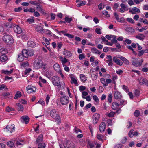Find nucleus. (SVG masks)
Wrapping results in <instances>:
<instances>
[{
	"instance_id": "nucleus-1",
	"label": "nucleus",
	"mask_w": 148,
	"mask_h": 148,
	"mask_svg": "<svg viewBox=\"0 0 148 148\" xmlns=\"http://www.w3.org/2000/svg\"><path fill=\"white\" fill-rule=\"evenodd\" d=\"M43 62L40 59H37L35 61L33 64L34 67L36 69H39L42 68Z\"/></svg>"
},
{
	"instance_id": "nucleus-2",
	"label": "nucleus",
	"mask_w": 148,
	"mask_h": 148,
	"mask_svg": "<svg viewBox=\"0 0 148 148\" xmlns=\"http://www.w3.org/2000/svg\"><path fill=\"white\" fill-rule=\"evenodd\" d=\"M132 64L135 66L138 67L141 66L143 62V60L142 59L140 61L137 58H132Z\"/></svg>"
},
{
	"instance_id": "nucleus-3",
	"label": "nucleus",
	"mask_w": 148,
	"mask_h": 148,
	"mask_svg": "<svg viewBox=\"0 0 148 148\" xmlns=\"http://www.w3.org/2000/svg\"><path fill=\"white\" fill-rule=\"evenodd\" d=\"M50 115L52 117L57 120H58L60 119V116L57 112V110L56 109H53L51 110Z\"/></svg>"
},
{
	"instance_id": "nucleus-4",
	"label": "nucleus",
	"mask_w": 148,
	"mask_h": 148,
	"mask_svg": "<svg viewBox=\"0 0 148 148\" xmlns=\"http://www.w3.org/2000/svg\"><path fill=\"white\" fill-rule=\"evenodd\" d=\"M52 82L54 85L56 86H61L60 84V80L58 76H54L52 78Z\"/></svg>"
},
{
	"instance_id": "nucleus-5",
	"label": "nucleus",
	"mask_w": 148,
	"mask_h": 148,
	"mask_svg": "<svg viewBox=\"0 0 148 148\" xmlns=\"http://www.w3.org/2000/svg\"><path fill=\"white\" fill-rule=\"evenodd\" d=\"M69 97L66 96L61 97L60 99V103L63 105L67 104L69 103Z\"/></svg>"
},
{
	"instance_id": "nucleus-6",
	"label": "nucleus",
	"mask_w": 148,
	"mask_h": 148,
	"mask_svg": "<svg viewBox=\"0 0 148 148\" xmlns=\"http://www.w3.org/2000/svg\"><path fill=\"white\" fill-rule=\"evenodd\" d=\"M3 39L6 43H12L13 41V38L9 35H5L3 37Z\"/></svg>"
},
{
	"instance_id": "nucleus-7",
	"label": "nucleus",
	"mask_w": 148,
	"mask_h": 148,
	"mask_svg": "<svg viewBox=\"0 0 148 148\" xmlns=\"http://www.w3.org/2000/svg\"><path fill=\"white\" fill-rule=\"evenodd\" d=\"M53 68L56 71L58 72L61 76L63 77L64 76L62 73L61 71L60 70L59 64L58 63L55 64L53 65Z\"/></svg>"
},
{
	"instance_id": "nucleus-8",
	"label": "nucleus",
	"mask_w": 148,
	"mask_h": 148,
	"mask_svg": "<svg viewBox=\"0 0 148 148\" xmlns=\"http://www.w3.org/2000/svg\"><path fill=\"white\" fill-rule=\"evenodd\" d=\"M100 117V114H95L93 116V123L94 124H97L99 120Z\"/></svg>"
},
{
	"instance_id": "nucleus-9",
	"label": "nucleus",
	"mask_w": 148,
	"mask_h": 148,
	"mask_svg": "<svg viewBox=\"0 0 148 148\" xmlns=\"http://www.w3.org/2000/svg\"><path fill=\"white\" fill-rule=\"evenodd\" d=\"M7 131L9 132L12 133L15 131V127L14 124L8 125H7L5 128Z\"/></svg>"
},
{
	"instance_id": "nucleus-10",
	"label": "nucleus",
	"mask_w": 148,
	"mask_h": 148,
	"mask_svg": "<svg viewBox=\"0 0 148 148\" xmlns=\"http://www.w3.org/2000/svg\"><path fill=\"white\" fill-rule=\"evenodd\" d=\"M26 89L27 92L29 93L35 92L36 90V87L29 85L27 87Z\"/></svg>"
},
{
	"instance_id": "nucleus-11",
	"label": "nucleus",
	"mask_w": 148,
	"mask_h": 148,
	"mask_svg": "<svg viewBox=\"0 0 148 148\" xmlns=\"http://www.w3.org/2000/svg\"><path fill=\"white\" fill-rule=\"evenodd\" d=\"M35 28L36 31L38 32L41 33L43 31V25L41 24L36 26Z\"/></svg>"
},
{
	"instance_id": "nucleus-12",
	"label": "nucleus",
	"mask_w": 148,
	"mask_h": 148,
	"mask_svg": "<svg viewBox=\"0 0 148 148\" xmlns=\"http://www.w3.org/2000/svg\"><path fill=\"white\" fill-rule=\"evenodd\" d=\"M138 134V133L137 132L134 131L133 130H130L128 133V135L130 138L132 137L133 136H137Z\"/></svg>"
},
{
	"instance_id": "nucleus-13",
	"label": "nucleus",
	"mask_w": 148,
	"mask_h": 148,
	"mask_svg": "<svg viewBox=\"0 0 148 148\" xmlns=\"http://www.w3.org/2000/svg\"><path fill=\"white\" fill-rule=\"evenodd\" d=\"M114 98L116 100H119L122 98V95L121 93L119 91H116L114 95Z\"/></svg>"
},
{
	"instance_id": "nucleus-14",
	"label": "nucleus",
	"mask_w": 148,
	"mask_h": 148,
	"mask_svg": "<svg viewBox=\"0 0 148 148\" xmlns=\"http://www.w3.org/2000/svg\"><path fill=\"white\" fill-rule=\"evenodd\" d=\"M63 54L65 56V57L66 58H69L72 56V53L71 52L65 49L63 51Z\"/></svg>"
},
{
	"instance_id": "nucleus-15",
	"label": "nucleus",
	"mask_w": 148,
	"mask_h": 148,
	"mask_svg": "<svg viewBox=\"0 0 148 148\" xmlns=\"http://www.w3.org/2000/svg\"><path fill=\"white\" fill-rule=\"evenodd\" d=\"M36 9L38 11L40 12L42 14H45V10L42 8V6L39 3L37 5L36 8Z\"/></svg>"
},
{
	"instance_id": "nucleus-16",
	"label": "nucleus",
	"mask_w": 148,
	"mask_h": 148,
	"mask_svg": "<svg viewBox=\"0 0 148 148\" xmlns=\"http://www.w3.org/2000/svg\"><path fill=\"white\" fill-rule=\"evenodd\" d=\"M69 76L71 79V83L72 84L74 83L75 85H78L77 81L76 79L74 77L73 75L72 74H71Z\"/></svg>"
},
{
	"instance_id": "nucleus-17",
	"label": "nucleus",
	"mask_w": 148,
	"mask_h": 148,
	"mask_svg": "<svg viewBox=\"0 0 148 148\" xmlns=\"http://www.w3.org/2000/svg\"><path fill=\"white\" fill-rule=\"evenodd\" d=\"M106 128V124L104 122H102L99 126V129L101 132H103Z\"/></svg>"
},
{
	"instance_id": "nucleus-18",
	"label": "nucleus",
	"mask_w": 148,
	"mask_h": 148,
	"mask_svg": "<svg viewBox=\"0 0 148 148\" xmlns=\"http://www.w3.org/2000/svg\"><path fill=\"white\" fill-rule=\"evenodd\" d=\"M14 29L15 32L18 34H20L22 32V30L21 28L17 25L14 26Z\"/></svg>"
},
{
	"instance_id": "nucleus-19",
	"label": "nucleus",
	"mask_w": 148,
	"mask_h": 148,
	"mask_svg": "<svg viewBox=\"0 0 148 148\" xmlns=\"http://www.w3.org/2000/svg\"><path fill=\"white\" fill-rule=\"evenodd\" d=\"M113 60L115 63H116L118 65L121 66L123 64L122 62L116 58L115 56L113 57Z\"/></svg>"
},
{
	"instance_id": "nucleus-20",
	"label": "nucleus",
	"mask_w": 148,
	"mask_h": 148,
	"mask_svg": "<svg viewBox=\"0 0 148 148\" xmlns=\"http://www.w3.org/2000/svg\"><path fill=\"white\" fill-rule=\"evenodd\" d=\"M22 121L25 124H27L29 122V118L27 116H23L21 117Z\"/></svg>"
},
{
	"instance_id": "nucleus-21",
	"label": "nucleus",
	"mask_w": 148,
	"mask_h": 148,
	"mask_svg": "<svg viewBox=\"0 0 148 148\" xmlns=\"http://www.w3.org/2000/svg\"><path fill=\"white\" fill-rule=\"evenodd\" d=\"M60 59L61 61V63L63 65V66L64 67L66 65L65 64L67 62H68V60L66 59L65 57L63 58L62 56H60Z\"/></svg>"
},
{
	"instance_id": "nucleus-22",
	"label": "nucleus",
	"mask_w": 148,
	"mask_h": 148,
	"mask_svg": "<svg viewBox=\"0 0 148 148\" xmlns=\"http://www.w3.org/2000/svg\"><path fill=\"white\" fill-rule=\"evenodd\" d=\"M135 12H137L139 13L140 12V11L138 8L137 7H133L132 8V10H130L129 12L131 13L132 14H134L136 13Z\"/></svg>"
},
{
	"instance_id": "nucleus-23",
	"label": "nucleus",
	"mask_w": 148,
	"mask_h": 148,
	"mask_svg": "<svg viewBox=\"0 0 148 148\" xmlns=\"http://www.w3.org/2000/svg\"><path fill=\"white\" fill-rule=\"evenodd\" d=\"M138 80L140 85L144 84L146 85V83H147L148 81L146 79L142 78H140Z\"/></svg>"
},
{
	"instance_id": "nucleus-24",
	"label": "nucleus",
	"mask_w": 148,
	"mask_h": 148,
	"mask_svg": "<svg viewBox=\"0 0 148 148\" xmlns=\"http://www.w3.org/2000/svg\"><path fill=\"white\" fill-rule=\"evenodd\" d=\"M119 106L118 103L114 101L112 103V108L114 110H116L118 108Z\"/></svg>"
},
{
	"instance_id": "nucleus-25",
	"label": "nucleus",
	"mask_w": 148,
	"mask_h": 148,
	"mask_svg": "<svg viewBox=\"0 0 148 148\" xmlns=\"http://www.w3.org/2000/svg\"><path fill=\"white\" fill-rule=\"evenodd\" d=\"M136 38L140 40H143L145 39V36L143 34H139L136 36Z\"/></svg>"
},
{
	"instance_id": "nucleus-26",
	"label": "nucleus",
	"mask_w": 148,
	"mask_h": 148,
	"mask_svg": "<svg viewBox=\"0 0 148 148\" xmlns=\"http://www.w3.org/2000/svg\"><path fill=\"white\" fill-rule=\"evenodd\" d=\"M43 141V136L42 134L39 136L36 139V143H42Z\"/></svg>"
},
{
	"instance_id": "nucleus-27",
	"label": "nucleus",
	"mask_w": 148,
	"mask_h": 148,
	"mask_svg": "<svg viewBox=\"0 0 148 148\" xmlns=\"http://www.w3.org/2000/svg\"><path fill=\"white\" fill-rule=\"evenodd\" d=\"M13 69H12L10 71H8L7 70H1V73L5 74L8 75L11 74L12 73Z\"/></svg>"
},
{
	"instance_id": "nucleus-28",
	"label": "nucleus",
	"mask_w": 148,
	"mask_h": 148,
	"mask_svg": "<svg viewBox=\"0 0 148 148\" xmlns=\"http://www.w3.org/2000/svg\"><path fill=\"white\" fill-rule=\"evenodd\" d=\"M67 148H75L74 144L73 143H71L70 141H67L66 144Z\"/></svg>"
},
{
	"instance_id": "nucleus-29",
	"label": "nucleus",
	"mask_w": 148,
	"mask_h": 148,
	"mask_svg": "<svg viewBox=\"0 0 148 148\" xmlns=\"http://www.w3.org/2000/svg\"><path fill=\"white\" fill-rule=\"evenodd\" d=\"M27 45L29 47H34L36 46V44L33 41H29L27 42Z\"/></svg>"
},
{
	"instance_id": "nucleus-30",
	"label": "nucleus",
	"mask_w": 148,
	"mask_h": 148,
	"mask_svg": "<svg viewBox=\"0 0 148 148\" xmlns=\"http://www.w3.org/2000/svg\"><path fill=\"white\" fill-rule=\"evenodd\" d=\"M22 54L26 58L28 57L29 53L28 50L23 49L22 51Z\"/></svg>"
},
{
	"instance_id": "nucleus-31",
	"label": "nucleus",
	"mask_w": 148,
	"mask_h": 148,
	"mask_svg": "<svg viewBox=\"0 0 148 148\" xmlns=\"http://www.w3.org/2000/svg\"><path fill=\"white\" fill-rule=\"evenodd\" d=\"M25 57L22 54H19L18 55L17 60L19 62L23 61L24 60Z\"/></svg>"
},
{
	"instance_id": "nucleus-32",
	"label": "nucleus",
	"mask_w": 148,
	"mask_h": 148,
	"mask_svg": "<svg viewBox=\"0 0 148 148\" xmlns=\"http://www.w3.org/2000/svg\"><path fill=\"white\" fill-rule=\"evenodd\" d=\"M1 60L3 62L5 61L7 59L6 56L5 54H3L1 55L0 56Z\"/></svg>"
},
{
	"instance_id": "nucleus-33",
	"label": "nucleus",
	"mask_w": 148,
	"mask_h": 148,
	"mask_svg": "<svg viewBox=\"0 0 148 148\" xmlns=\"http://www.w3.org/2000/svg\"><path fill=\"white\" fill-rule=\"evenodd\" d=\"M16 106H17L18 109L21 111H23L24 108L23 106L20 103H16Z\"/></svg>"
},
{
	"instance_id": "nucleus-34",
	"label": "nucleus",
	"mask_w": 148,
	"mask_h": 148,
	"mask_svg": "<svg viewBox=\"0 0 148 148\" xmlns=\"http://www.w3.org/2000/svg\"><path fill=\"white\" fill-rule=\"evenodd\" d=\"M146 50H148L147 49H146L145 50H142L138 51V56L139 57L143 55L145 52V53Z\"/></svg>"
},
{
	"instance_id": "nucleus-35",
	"label": "nucleus",
	"mask_w": 148,
	"mask_h": 148,
	"mask_svg": "<svg viewBox=\"0 0 148 148\" xmlns=\"http://www.w3.org/2000/svg\"><path fill=\"white\" fill-rule=\"evenodd\" d=\"M91 51L92 53H94L100 54L101 52L99 51L96 48H93L91 49Z\"/></svg>"
},
{
	"instance_id": "nucleus-36",
	"label": "nucleus",
	"mask_w": 148,
	"mask_h": 148,
	"mask_svg": "<svg viewBox=\"0 0 148 148\" xmlns=\"http://www.w3.org/2000/svg\"><path fill=\"white\" fill-rule=\"evenodd\" d=\"M119 101V105L120 106H121L123 105L124 103H125V104H127V101H125L123 99H120L119 100H118Z\"/></svg>"
},
{
	"instance_id": "nucleus-37",
	"label": "nucleus",
	"mask_w": 148,
	"mask_h": 148,
	"mask_svg": "<svg viewBox=\"0 0 148 148\" xmlns=\"http://www.w3.org/2000/svg\"><path fill=\"white\" fill-rule=\"evenodd\" d=\"M38 148H45V144L43 142L38 143Z\"/></svg>"
},
{
	"instance_id": "nucleus-38",
	"label": "nucleus",
	"mask_w": 148,
	"mask_h": 148,
	"mask_svg": "<svg viewBox=\"0 0 148 148\" xmlns=\"http://www.w3.org/2000/svg\"><path fill=\"white\" fill-rule=\"evenodd\" d=\"M44 32L45 33V34L48 35L49 36H52V32L50 30L48 29H45L44 30Z\"/></svg>"
},
{
	"instance_id": "nucleus-39",
	"label": "nucleus",
	"mask_w": 148,
	"mask_h": 148,
	"mask_svg": "<svg viewBox=\"0 0 148 148\" xmlns=\"http://www.w3.org/2000/svg\"><path fill=\"white\" fill-rule=\"evenodd\" d=\"M80 79L82 81L85 82L86 80V76L83 74H80Z\"/></svg>"
},
{
	"instance_id": "nucleus-40",
	"label": "nucleus",
	"mask_w": 148,
	"mask_h": 148,
	"mask_svg": "<svg viewBox=\"0 0 148 148\" xmlns=\"http://www.w3.org/2000/svg\"><path fill=\"white\" fill-rule=\"evenodd\" d=\"M120 5L121 7L123 8L124 10L127 11L128 10L127 5H125L124 3L121 4Z\"/></svg>"
},
{
	"instance_id": "nucleus-41",
	"label": "nucleus",
	"mask_w": 148,
	"mask_h": 148,
	"mask_svg": "<svg viewBox=\"0 0 148 148\" xmlns=\"http://www.w3.org/2000/svg\"><path fill=\"white\" fill-rule=\"evenodd\" d=\"M7 145L10 147L12 148L14 146V143L12 141H9L7 143Z\"/></svg>"
},
{
	"instance_id": "nucleus-42",
	"label": "nucleus",
	"mask_w": 148,
	"mask_h": 148,
	"mask_svg": "<svg viewBox=\"0 0 148 148\" xmlns=\"http://www.w3.org/2000/svg\"><path fill=\"white\" fill-rule=\"evenodd\" d=\"M21 93L19 91H18L16 92L15 94V97H14V99H17L18 98H19L20 97H21Z\"/></svg>"
},
{
	"instance_id": "nucleus-43",
	"label": "nucleus",
	"mask_w": 148,
	"mask_h": 148,
	"mask_svg": "<svg viewBox=\"0 0 148 148\" xmlns=\"http://www.w3.org/2000/svg\"><path fill=\"white\" fill-rule=\"evenodd\" d=\"M115 112L113 111H111L109 113L107 114L106 115L109 117H113L115 114Z\"/></svg>"
},
{
	"instance_id": "nucleus-44",
	"label": "nucleus",
	"mask_w": 148,
	"mask_h": 148,
	"mask_svg": "<svg viewBox=\"0 0 148 148\" xmlns=\"http://www.w3.org/2000/svg\"><path fill=\"white\" fill-rule=\"evenodd\" d=\"M29 53L28 56H31L33 55L34 53V51L32 49H29L28 50Z\"/></svg>"
},
{
	"instance_id": "nucleus-45",
	"label": "nucleus",
	"mask_w": 148,
	"mask_h": 148,
	"mask_svg": "<svg viewBox=\"0 0 148 148\" xmlns=\"http://www.w3.org/2000/svg\"><path fill=\"white\" fill-rule=\"evenodd\" d=\"M21 65L22 67H27L29 66V64L27 62H23Z\"/></svg>"
},
{
	"instance_id": "nucleus-46",
	"label": "nucleus",
	"mask_w": 148,
	"mask_h": 148,
	"mask_svg": "<svg viewBox=\"0 0 148 148\" xmlns=\"http://www.w3.org/2000/svg\"><path fill=\"white\" fill-rule=\"evenodd\" d=\"M112 95L111 93L109 94L108 97V100L110 103L111 102L112 100Z\"/></svg>"
},
{
	"instance_id": "nucleus-47",
	"label": "nucleus",
	"mask_w": 148,
	"mask_h": 148,
	"mask_svg": "<svg viewBox=\"0 0 148 148\" xmlns=\"http://www.w3.org/2000/svg\"><path fill=\"white\" fill-rule=\"evenodd\" d=\"M24 144L23 140H20L19 141H17L16 142V145L17 146L23 145Z\"/></svg>"
},
{
	"instance_id": "nucleus-48",
	"label": "nucleus",
	"mask_w": 148,
	"mask_h": 148,
	"mask_svg": "<svg viewBox=\"0 0 148 148\" xmlns=\"http://www.w3.org/2000/svg\"><path fill=\"white\" fill-rule=\"evenodd\" d=\"M148 28L147 26H145V27H143L141 29H139L138 28H137V30H138L139 32H143L144 30H146Z\"/></svg>"
},
{
	"instance_id": "nucleus-49",
	"label": "nucleus",
	"mask_w": 148,
	"mask_h": 148,
	"mask_svg": "<svg viewBox=\"0 0 148 148\" xmlns=\"http://www.w3.org/2000/svg\"><path fill=\"white\" fill-rule=\"evenodd\" d=\"M100 81L104 86H107V84L106 83L105 79L103 78H101L100 79Z\"/></svg>"
},
{
	"instance_id": "nucleus-50",
	"label": "nucleus",
	"mask_w": 148,
	"mask_h": 148,
	"mask_svg": "<svg viewBox=\"0 0 148 148\" xmlns=\"http://www.w3.org/2000/svg\"><path fill=\"white\" fill-rule=\"evenodd\" d=\"M140 114V112L138 110H136L134 113V116L136 117H138L139 116Z\"/></svg>"
},
{
	"instance_id": "nucleus-51",
	"label": "nucleus",
	"mask_w": 148,
	"mask_h": 148,
	"mask_svg": "<svg viewBox=\"0 0 148 148\" xmlns=\"http://www.w3.org/2000/svg\"><path fill=\"white\" fill-rule=\"evenodd\" d=\"M31 71V69L30 68H28L26 69L24 71V74L25 75H27L29 74V72Z\"/></svg>"
},
{
	"instance_id": "nucleus-52",
	"label": "nucleus",
	"mask_w": 148,
	"mask_h": 148,
	"mask_svg": "<svg viewBox=\"0 0 148 148\" xmlns=\"http://www.w3.org/2000/svg\"><path fill=\"white\" fill-rule=\"evenodd\" d=\"M103 136L101 134H98L97 136V138L100 140H102Z\"/></svg>"
},
{
	"instance_id": "nucleus-53",
	"label": "nucleus",
	"mask_w": 148,
	"mask_h": 148,
	"mask_svg": "<svg viewBox=\"0 0 148 148\" xmlns=\"http://www.w3.org/2000/svg\"><path fill=\"white\" fill-rule=\"evenodd\" d=\"M50 96L49 95H47L45 98V101L47 105H48L49 102Z\"/></svg>"
},
{
	"instance_id": "nucleus-54",
	"label": "nucleus",
	"mask_w": 148,
	"mask_h": 148,
	"mask_svg": "<svg viewBox=\"0 0 148 148\" xmlns=\"http://www.w3.org/2000/svg\"><path fill=\"white\" fill-rule=\"evenodd\" d=\"M46 75L47 76H50L52 75V72L49 70H48L46 72Z\"/></svg>"
},
{
	"instance_id": "nucleus-55",
	"label": "nucleus",
	"mask_w": 148,
	"mask_h": 148,
	"mask_svg": "<svg viewBox=\"0 0 148 148\" xmlns=\"http://www.w3.org/2000/svg\"><path fill=\"white\" fill-rule=\"evenodd\" d=\"M6 110L8 112H9L12 111H14V109L12 108L9 107V106H8L6 109Z\"/></svg>"
},
{
	"instance_id": "nucleus-56",
	"label": "nucleus",
	"mask_w": 148,
	"mask_h": 148,
	"mask_svg": "<svg viewBox=\"0 0 148 148\" xmlns=\"http://www.w3.org/2000/svg\"><path fill=\"white\" fill-rule=\"evenodd\" d=\"M107 58L108 59L107 61L108 62H111L112 61L113 58H112L111 55H108L107 56Z\"/></svg>"
},
{
	"instance_id": "nucleus-57",
	"label": "nucleus",
	"mask_w": 148,
	"mask_h": 148,
	"mask_svg": "<svg viewBox=\"0 0 148 148\" xmlns=\"http://www.w3.org/2000/svg\"><path fill=\"white\" fill-rule=\"evenodd\" d=\"M29 3L31 4L34 5L36 6H37V5L39 3L38 2L35 1H30L29 2Z\"/></svg>"
},
{
	"instance_id": "nucleus-58",
	"label": "nucleus",
	"mask_w": 148,
	"mask_h": 148,
	"mask_svg": "<svg viewBox=\"0 0 148 148\" xmlns=\"http://www.w3.org/2000/svg\"><path fill=\"white\" fill-rule=\"evenodd\" d=\"M65 20L66 22L69 23L71 21L72 18H69L67 17H66L65 18Z\"/></svg>"
},
{
	"instance_id": "nucleus-59",
	"label": "nucleus",
	"mask_w": 148,
	"mask_h": 148,
	"mask_svg": "<svg viewBox=\"0 0 148 148\" xmlns=\"http://www.w3.org/2000/svg\"><path fill=\"white\" fill-rule=\"evenodd\" d=\"M108 126H112V120L111 119H108L107 121Z\"/></svg>"
},
{
	"instance_id": "nucleus-60",
	"label": "nucleus",
	"mask_w": 148,
	"mask_h": 148,
	"mask_svg": "<svg viewBox=\"0 0 148 148\" xmlns=\"http://www.w3.org/2000/svg\"><path fill=\"white\" fill-rule=\"evenodd\" d=\"M94 145L92 143L89 142L88 143V148H94Z\"/></svg>"
},
{
	"instance_id": "nucleus-61",
	"label": "nucleus",
	"mask_w": 148,
	"mask_h": 148,
	"mask_svg": "<svg viewBox=\"0 0 148 148\" xmlns=\"http://www.w3.org/2000/svg\"><path fill=\"white\" fill-rule=\"evenodd\" d=\"M39 103L41 104L42 106H44L45 104V103L44 101L42 100H39L36 103Z\"/></svg>"
},
{
	"instance_id": "nucleus-62",
	"label": "nucleus",
	"mask_w": 148,
	"mask_h": 148,
	"mask_svg": "<svg viewBox=\"0 0 148 148\" xmlns=\"http://www.w3.org/2000/svg\"><path fill=\"white\" fill-rule=\"evenodd\" d=\"M22 10V9L20 7L15 8L14 9V11L16 12H19Z\"/></svg>"
},
{
	"instance_id": "nucleus-63",
	"label": "nucleus",
	"mask_w": 148,
	"mask_h": 148,
	"mask_svg": "<svg viewBox=\"0 0 148 148\" xmlns=\"http://www.w3.org/2000/svg\"><path fill=\"white\" fill-rule=\"evenodd\" d=\"M34 16L37 17H38L40 16V14L37 11H35L34 13Z\"/></svg>"
},
{
	"instance_id": "nucleus-64",
	"label": "nucleus",
	"mask_w": 148,
	"mask_h": 148,
	"mask_svg": "<svg viewBox=\"0 0 148 148\" xmlns=\"http://www.w3.org/2000/svg\"><path fill=\"white\" fill-rule=\"evenodd\" d=\"M95 32L98 34H101V29L100 28H96L95 29Z\"/></svg>"
}]
</instances>
